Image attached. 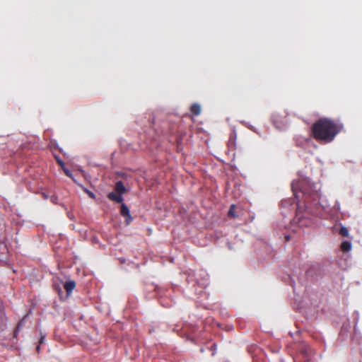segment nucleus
Returning a JSON list of instances; mask_svg holds the SVG:
<instances>
[{
  "label": "nucleus",
  "mask_w": 362,
  "mask_h": 362,
  "mask_svg": "<svg viewBox=\"0 0 362 362\" xmlns=\"http://www.w3.org/2000/svg\"><path fill=\"white\" fill-rule=\"evenodd\" d=\"M291 187L295 196V199L296 200L297 203L294 204L291 202V199H285L281 201V207L283 209L282 213H286V211H284L285 209H288L292 211L296 210V218H298V223L300 226H303L307 223H303V218H305V216L302 214L300 211V196L298 194V192L302 193L306 214H317L320 194L317 190L313 189V185L307 178H302L299 180L293 181Z\"/></svg>",
  "instance_id": "obj_1"
},
{
  "label": "nucleus",
  "mask_w": 362,
  "mask_h": 362,
  "mask_svg": "<svg viewBox=\"0 0 362 362\" xmlns=\"http://www.w3.org/2000/svg\"><path fill=\"white\" fill-rule=\"evenodd\" d=\"M342 124L333 120L322 118L316 121L312 127L313 138L324 143L332 141L342 129Z\"/></svg>",
  "instance_id": "obj_2"
},
{
  "label": "nucleus",
  "mask_w": 362,
  "mask_h": 362,
  "mask_svg": "<svg viewBox=\"0 0 362 362\" xmlns=\"http://www.w3.org/2000/svg\"><path fill=\"white\" fill-rule=\"evenodd\" d=\"M107 198L112 201H114L117 203H122L124 199L122 194H118L117 192H110L107 194Z\"/></svg>",
  "instance_id": "obj_3"
},
{
  "label": "nucleus",
  "mask_w": 362,
  "mask_h": 362,
  "mask_svg": "<svg viewBox=\"0 0 362 362\" xmlns=\"http://www.w3.org/2000/svg\"><path fill=\"white\" fill-rule=\"evenodd\" d=\"M75 286H76V283L74 281H68L64 285V287L68 295L71 294V293L74 289Z\"/></svg>",
  "instance_id": "obj_4"
},
{
  "label": "nucleus",
  "mask_w": 362,
  "mask_h": 362,
  "mask_svg": "<svg viewBox=\"0 0 362 362\" xmlns=\"http://www.w3.org/2000/svg\"><path fill=\"white\" fill-rule=\"evenodd\" d=\"M126 188L122 181L117 182L115 184V192L119 194L123 195L125 192Z\"/></svg>",
  "instance_id": "obj_5"
},
{
  "label": "nucleus",
  "mask_w": 362,
  "mask_h": 362,
  "mask_svg": "<svg viewBox=\"0 0 362 362\" xmlns=\"http://www.w3.org/2000/svg\"><path fill=\"white\" fill-rule=\"evenodd\" d=\"M341 249L344 252H349L351 250V243L349 241H343L341 244Z\"/></svg>",
  "instance_id": "obj_6"
},
{
  "label": "nucleus",
  "mask_w": 362,
  "mask_h": 362,
  "mask_svg": "<svg viewBox=\"0 0 362 362\" xmlns=\"http://www.w3.org/2000/svg\"><path fill=\"white\" fill-rule=\"evenodd\" d=\"M120 213L124 217L129 216V215H131L129 208L124 203H122Z\"/></svg>",
  "instance_id": "obj_7"
},
{
  "label": "nucleus",
  "mask_w": 362,
  "mask_h": 362,
  "mask_svg": "<svg viewBox=\"0 0 362 362\" xmlns=\"http://www.w3.org/2000/svg\"><path fill=\"white\" fill-rule=\"evenodd\" d=\"M191 112L194 115H199L200 114V112H201V107H200V105H198V104H193L192 106H191Z\"/></svg>",
  "instance_id": "obj_8"
},
{
  "label": "nucleus",
  "mask_w": 362,
  "mask_h": 362,
  "mask_svg": "<svg viewBox=\"0 0 362 362\" xmlns=\"http://www.w3.org/2000/svg\"><path fill=\"white\" fill-rule=\"evenodd\" d=\"M0 249H1L3 250L2 254L0 255V260L6 261L7 260L6 257H2V255H6V253L8 251L6 246L4 244H0Z\"/></svg>",
  "instance_id": "obj_9"
},
{
  "label": "nucleus",
  "mask_w": 362,
  "mask_h": 362,
  "mask_svg": "<svg viewBox=\"0 0 362 362\" xmlns=\"http://www.w3.org/2000/svg\"><path fill=\"white\" fill-rule=\"evenodd\" d=\"M228 216L232 217V218L236 217V214L235 213V205H233V204L231 205V206L228 211Z\"/></svg>",
  "instance_id": "obj_10"
},
{
  "label": "nucleus",
  "mask_w": 362,
  "mask_h": 362,
  "mask_svg": "<svg viewBox=\"0 0 362 362\" xmlns=\"http://www.w3.org/2000/svg\"><path fill=\"white\" fill-rule=\"evenodd\" d=\"M339 234L344 237H346L349 235V230L346 227H341L339 230Z\"/></svg>",
  "instance_id": "obj_11"
},
{
  "label": "nucleus",
  "mask_w": 362,
  "mask_h": 362,
  "mask_svg": "<svg viewBox=\"0 0 362 362\" xmlns=\"http://www.w3.org/2000/svg\"><path fill=\"white\" fill-rule=\"evenodd\" d=\"M21 327H22L21 322L18 323V325H17V327H16V329L14 331V337H17V335L19 333Z\"/></svg>",
  "instance_id": "obj_12"
},
{
  "label": "nucleus",
  "mask_w": 362,
  "mask_h": 362,
  "mask_svg": "<svg viewBox=\"0 0 362 362\" xmlns=\"http://www.w3.org/2000/svg\"><path fill=\"white\" fill-rule=\"evenodd\" d=\"M132 221V217L131 216V215H129V216H126L125 222H126L127 225H129Z\"/></svg>",
  "instance_id": "obj_13"
},
{
  "label": "nucleus",
  "mask_w": 362,
  "mask_h": 362,
  "mask_svg": "<svg viewBox=\"0 0 362 362\" xmlns=\"http://www.w3.org/2000/svg\"><path fill=\"white\" fill-rule=\"evenodd\" d=\"M64 173H65V174H66L67 176H69V177H71V172H70L69 170H67V169H64Z\"/></svg>",
  "instance_id": "obj_14"
},
{
  "label": "nucleus",
  "mask_w": 362,
  "mask_h": 362,
  "mask_svg": "<svg viewBox=\"0 0 362 362\" xmlns=\"http://www.w3.org/2000/svg\"><path fill=\"white\" fill-rule=\"evenodd\" d=\"M211 348L213 349V351H214L213 353H212V355H214L215 353H216V345L214 344L212 345Z\"/></svg>",
  "instance_id": "obj_15"
},
{
  "label": "nucleus",
  "mask_w": 362,
  "mask_h": 362,
  "mask_svg": "<svg viewBox=\"0 0 362 362\" xmlns=\"http://www.w3.org/2000/svg\"><path fill=\"white\" fill-rule=\"evenodd\" d=\"M44 341H45V337H44V336H42V337H41V339H40V344H42V343H44Z\"/></svg>",
  "instance_id": "obj_16"
},
{
  "label": "nucleus",
  "mask_w": 362,
  "mask_h": 362,
  "mask_svg": "<svg viewBox=\"0 0 362 362\" xmlns=\"http://www.w3.org/2000/svg\"><path fill=\"white\" fill-rule=\"evenodd\" d=\"M56 199H56L55 197H52V201L53 202H55V200H56Z\"/></svg>",
  "instance_id": "obj_17"
},
{
  "label": "nucleus",
  "mask_w": 362,
  "mask_h": 362,
  "mask_svg": "<svg viewBox=\"0 0 362 362\" xmlns=\"http://www.w3.org/2000/svg\"><path fill=\"white\" fill-rule=\"evenodd\" d=\"M58 162L62 166L63 165V163L62 162V160H59Z\"/></svg>",
  "instance_id": "obj_18"
},
{
  "label": "nucleus",
  "mask_w": 362,
  "mask_h": 362,
  "mask_svg": "<svg viewBox=\"0 0 362 362\" xmlns=\"http://www.w3.org/2000/svg\"><path fill=\"white\" fill-rule=\"evenodd\" d=\"M90 196L91 197H94V194H93V193H90Z\"/></svg>",
  "instance_id": "obj_19"
},
{
  "label": "nucleus",
  "mask_w": 362,
  "mask_h": 362,
  "mask_svg": "<svg viewBox=\"0 0 362 362\" xmlns=\"http://www.w3.org/2000/svg\"><path fill=\"white\" fill-rule=\"evenodd\" d=\"M37 351L40 350V346H39L37 347Z\"/></svg>",
  "instance_id": "obj_20"
}]
</instances>
